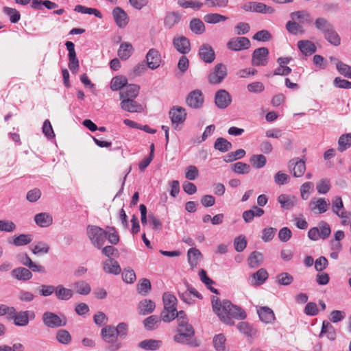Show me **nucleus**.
I'll return each mask as SVG.
<instances>
[{
  "instance_id": "f257e3e1",
  "label": "nucleus",
  "mask_w": 351,
  "mask_h": 351,
  "mask_svg": "<svg viewBox=\"0 0 351 351\" xmlns=\"http://www.w3.org/2000/svg\"><path fill=\"white\" fill-rule=\"evenodd\" d=\"M212 306L220 320L227 325L234 324L232 318L244 319L246 317V313L241 308L227 300L221 302L219 298L213 296Z\"/></svg>"
},
{
  "instance_id": "f03ea898",
  "label": "nucleus",
  "mask_w": 351,
  "mask_h": 351,
  "mask_svg": "<svg viewBox=\"0 0 351 351\" xmlns=\"http://www.w3.org/2000/svg\"><path fill=\"white\" fill-rule=\"evenodd\" d=\"M176 331L178 333L173 336L176 342L193 347L199 346V343L194 338L195 330L188 320L180 319Z\"/></svg>"
},
{
  "instance_id": "7ed1b4c3",
  "label": "nucleus",
  "mask_w": 351,
  "mask_h": 351,
  "mask_svg": "<svg viewBox=\"0 0 351 351\" xmlns=\"http://www.w3.org/2000/svg\"><path fill=\"white\" fill-rule=\"evenodd\" d=\"M164 310L161 313V319L164 322H170L176 318V304L178 300L171 293L165 292L162 295Z\"/></svg>"
},
{
  "instance_id": "20e7f679",
  "label": "nucleus",
  "mask_w": 351,
  "mask_h": 351,
  "mask_svg": "<svg viewBox=\"0 0 351 351\" xmlns=\"http://www.w3.org/2000/svg\"><path fill=\"white\" fill-rule=\"evenodd\" d=\"M101 338L107 346V351H118L122 347V343L118 339L115 327L107 325L101 330Z\"/></svg>"
},
{
  "instance_id": "39448f33",
  "label": "nucleus",
  "mask_w": 351,
  "mask_h": 351,
  "mask_svg": "<svg viewBox=\"0 0 351 351\" xmlns=\"http://www.w3.org/2000/svg\"><path fill=\"white\" fill-rule=\"evenodd\" d=\"M86 232L88 238L92 245L98 249H101L105 243L107 232L101 228L93 225H88Z\"/></svg>"
},
{
  "instance_id": "423d86ee",
  "label": "nucleus",
  "mask_w": 351,
  "mask_h": 351,
  "mask_svg": "<svg viewBox=\"0 0 351 351\" xmlns=\"http://www.w3.org/2000/svg\"><path fill=\"white\" fill-rule=\"evenodd\" d=\"M35 313L32 311H21L17 312L14 307V311L11 313L10 317H7L8 319L14 321V324L16 326H26L29 324V320L35 319Z\"/></svg>"
},
{
  "instance_id": "0eeeda50",
  "label": "nucleus",
  "mask_w": 351,
  "mask_h": 351,
  "mask_svg": "<svg viewBox=\"0 0 351 351\" xmlns=\"http://www.w3.org/2000/svg\"><path fill=\"white\" fill-rule=\"evenodd\" d=\"M331 233L330 226L324 221H321L317 227L311 228L308 232V237L312 241H317L319 239H326Z\"/></svg>"
},
{
  "instance_id": "6e6552de",
  "label": "nucleus",
  "mask_w": 351,
  "mask_h": 351,
  "mask_svg": "<svg viewBox=\"0 0 351 351\" xmlns=\"http://www.w3.org/2000/svg\"><path fill=\"white\" fill-rule=\"evenodd\" d=\"M42 321L45 326L51 328L64 326L66 324V319L64 316L61 317L50 311L45 312L43 314Z\"/></svg>"
},
{
  "instance_id": "1a4fd4ad",
  "label": "nucleus",
  "mask_w": 351,
  "mask_h": 351,
  "mask_svg": "<svg viewBox=\"0 0 351 351\" xmlns=\"http://www.w3.org/2000/svg\"><path fill=\"white\" fill-rule=\"evenodd\" d=\"M227 75L226 66L221 64H217L208 76L210 84H218L222 82Z\"/></svg>"
},
{
  "instance_id": "9d476101",
  "label": "nucleus",
  "mask_w": 351,
  "mask_h": 351,
  "mask_svg": "<svg viewBox=\"0 0 351 351\" xmlns=\"http://www.w3.org/2000/svg\"><path fill=\"white\" fill-rule=\"evenodd\" d=\"M330 206V202L324 197H313L308 203L309 210L314 214L326 213Z\"/></svg>"
},
{
  "instance_id": "9b49d317",
  "label": "nucleus",
  "mask_w": 351,
  "mask_h": 351,
  "mask_svg": "<svg viewBox=\"0 0 351 351\" xmlns=\"http://www.w3.org/2000/svg\"><path fill=\"white\" fill-rule=\"evenodd\" d=\"M250 40L244 36L233 37L226 44L228 49L234 51L247 49L250 47Z\"/></svg>"
},
{
  "instance_id": "f8f14e48",
  "label": "nucleus",
  "mask_w": 351,
  "mask_h": 351,
  "mask_svg": "<svg viewBox=\"0 0 351 351\" xmlns=\"http://www.w3.org/2000/svg\"><path fill=\"white\" fill-rule=\"evenodd\" d=\"M269 50L263 47L256 49L252 57V64L255 66H265L268 62Z\"/></svg>"
},
{
  "instance_id": "ddd939ff",
  "label": "nucleus",
  "mask_w": 351,
  "mask_h": 351,
  "mask_svg": "<svg viewBox=\"0 0 351 351\" xmlns=\"http://www.w3.org/2000/svg\"><path fill=\"white\" fill-rule=\"evenodd\" d=\"M169 117L172 125L178 126L184 122L186 118V112L185 108L181 106H173L169 112Z\"/></svg>"
},
{
  "instance_id": "4468645a",
  "label": "nucleus",
  "mask_w": 351,
  "mask_h": 351,
  "mask_svg": "<svg viewBox=\"0 0 351 351\" xmlns=\"http://www.w3.org/2000/svg\"><path fill=\"white\" fill-rule=\"evenodd\" d=\"M288 168L294 177L300 178L306 170L305 162L299 158H293L289 161Z\"/></svg>"
},
{
  "instance_id": "2eb2a0df",
  "label": "nucleus",
  "mask_w": 351,
  "mask_h": 351,
  "mask_svg": "<svg viewBox=\"0 0 351 351\" xmlns=\"http://www.w3.org/2000/svg\"><path fill=\"white\" fill-rule=\"evenodd\" d=\"M173 45L182 55L189 53L191 51L190 40L184 36H176L173 38Z\"/></svg>"
},
{
  "instance_id": "dca6fc26",
  "label": "nucleus",
  "mask_w": 351,
  "mask_h": 351,
  "mask_svg": "<svg viewBox=\"0 0 351 351\" xmlns=\"http://www.w3.org/2000/svg\"><path fill=\"white\" fill-rule=\"evenodd\" d=\"M232 101V97L229 93L224 90L221 89L216 92L215 95V104L219 109H224L227 108Z\"/></svg>"
},
{
  "instance_id": "f3484780",
  "label": "nucleus",
  "mask_w": 351,
  "mask_h": 351,
  "mask_svg": "<svg viewBox=\"0 0 351 351\" xmlns=\"http://www.w3.org/2000/svg\"><path fill=\"white\" fill-rule=\"evenodd\" d=\"M186 102L191 108L195 109L200 108L204 102V97L201 90H195L191 91L188 95Z\"/></svg>"
},
{
  "instance_id": "a211bd4d",
  "label": "nucleus",
  "mask_w": 351,
  "mask_h": 351,
  "mask_svg": "<svg viewBox=\"0 0 351 351\" xmlns=\"http://www.w3.org/2000/svg\"><path fill=\"white\" fill-rule=\"evenodd\" d=\"M120 106L122 110L130 112L139 113L144 110L143 106L134 99H121Z\"/></svg>"
},
{
  "instance_id": "6ab92c4d",
  "label": "nucleus",
  "mask_w": 351,
  "mask_h": 351,
  "mask_svg": "<svg viewBox=\"0 0 351 351\" xmlns=\"http://www.w3.org/2000/svg\"><path fill=\"white\" fill-rule=\"evenodd\" d=\"M147 66L151 69H156L160 66V54L156 49H151L146 55Z\"/></svg>"
},
{
  "instance_id": "aec40b11",
  "label": "nucleus",
  "mask_w": 351,
  "mask_h": 351,
  "mask_svg": "<svg viewBox=\"0 0 351 351\" xmlns=\"http://www.w3.org/2000/svg\"><path fill=\"white\" fill-rule=\"evenodd\" d=\"M114 20L120 28L125 27L128 23V16L127 13L120 7H116L112 10Z\"/></svg>"
},
{
  "instance_id": "412c9836",
  "label": "nucleus",
  "mask_w": 351,
  "mask_h": 351,
  "mask_svg": "<svg viewBox=\"0 0 351 351\" xmlns=\"http://www.w3.org/2000/svg\"><path fill=\"white\" fill-rule=\"evenodd\" d=\"M200 58L206 63H211L215 58V51L208 44H203L199 49Z\"/></svg>"
},
{
  "instance_id": "4be33fe9",
  "label": "nucleus",
  "mask_w": 351,
  "mask_h": 351,
  "mask_svg": "<svg viewBox=\"0 0 351 351\" xmlns=\"http://www.w3.org/2000/svg\"><path fill=\"white\" fill-rule=\"evenodd\" d=\"M332 210L339 217L348 219L350 213L345 210L341 197H336L332 202Z\"/></svg>"
},
{
  "instance_id": "5701e85b",
  "label": "nucleus",
  "mask_w": 351,
  "mask_h": 351,
  "mask_svg": "<svg viewBox=\"0 0 351 351\" xmlns=\"http://www.w3.org/2000/svg\"><path fill=\"white\" fill-rule=\"evenodd\" d=\"M139 86L136 84L126 85L124 88L119 92L120 99H135L139 93Z\"/></svg>"
},
{
  "instance_id": "b1692460",
  "label": "nucleus",
  "mask_w": 351,
  "mask_h": 351,
  "mask_svg": "<svg viewBox=\"0 0 351 351\" xmlns=\"http://www.w3.org/2000/svg\"><path fill=\"white\" fill-rule=\"evenodd\" d=\"M257 313L260 319L265 324H271L275 320L274 311L267 306L260 307Z\"/></svg>"
},
{
  "instance_id": "393cba45",
  "label": "nucleus",
  "mask_w": 351,
  "mask_h": 351,
  "mask_svg": "<svg viewBox=\"0 0 351 351\" xmlns=\"http://www.w3.org/2000/svg\"><path fill=\"white\" fill-rule=\"evenodd\" d=\"M103 269L106 273L114 275L120 274L121 271L119 263L112 258H109L104 261Z\"/></svg>"
},
{
  "instance_id": "a878e982",
  "label": "nucleus",
  "mask_w": 351,
  "mask_h": 351,
  "mask_svg": "<svg viewBox=\"0 0 351 351\" xmlns=\"http://www.w3.org/2000/svg\"><path fill=\"white\" fill-rule=\"evenodd\" d=\"M298 47L305 56H311L317 50L315 45L308 40H299L298 42Z\"/></svg>"
},
{
  "instance_id": "bb28decb",
  "label": "nucleus",
  "mask_w": 351,
  "mask_h": 351,
  "mask_svg": "<svg viewBox=\"0 0 351 351\" xmlns=\"http://www.w3.org/2000/svg\"><path fill=\"white\" fill-rule=\"evenodd\" d=\"M162 341L152 339H145L138 343V347L149 351H155L160 348Z\"/></svg>"
},
{
  "instance_id": "cd10ccee",
  "label": "nucleus",
  "mask_w": 351,
  "mask_h": 351,
  "mask_svg": "<svg viewBox=\"0 0 351 351\" xmlns=\"http://www.w3.org/2000/svg\"><path fill=\"white\" fill-rule=\"evenodd\" d=\"M34 221L40 227H49L53 223V218L47 213H40L34 216Z\"/></svg>"
},
{
  "instance_id": "c85d7f7f",
  "label": "nucleus",
  "mask_w": 351,
  "mask_h": 351,
  "mask_svg": "<svg viewBox=\"0 0 351 351\" xmlns=\"http://www.w3.org/2000/svg\"><path fill=\"white\" fill-rule=\"evenodd\" d=\"M181 16L178 12H171L167 13L164 19V25L167 29L173 28L180 21Z\"/></svg>"
},
{
  "instance_id": "c756f323",
  "label": "nucleus",
  "mask_w": 351,
  "mask_h": 351,
  "mask_svg": "<svg viewBox=\"0 0 351 351\" xmlns=\"http://www.w3.org/2000/svg\"><path fill=\"white\" fill-rule=\"evenodd\" d=\"M13 278L19 280H27L32 278V272L25 267H17L14 269L12 272Z\"/></svg>"
},
{
  "instance_id": "7c9ffc66",
  "label": "nucleus",
  "mask_w": 351,
  "mask_h": 351,
  "mask_svg": "<svg viewBox=\"0 0 351 351\" xmlns=\"http://www.w3.org/2000/svg\"><path fill=\"white\" fill-rule=\"evenodd\" d=\"M55 295L58 300H68L73 295V291L65 288L62 285H59L56 287Z\"/></svg>"
},
{
  "instance_id": "2f4dec72",
  "label": "nucleus",
  "mask_w": 351,
  "mask_h": 351,
  "mask_svg": "<svg viewBox=\"0 0 351 351\" xmlns=\"http://www.w3.org/2000/svg\"><path fill=\"white\" fill-rule=\"evenodd\" d=\"M133 51L134 48L131 43H123L121 44L117 53L122 60H126L132 56Z\"/></svg>"
},
{
  "instance_id": "473e14b6",
  "label": "nucleus",
  "mask_w": 351,
  "mask_h": 351,
  "mask_svg": "<svg viewBox=\"0 0 351 351\" xmlns=\"http://www.w3.org/2000/svg\"><path fill=\"white\" fill-rule=\"evenodd\" d=\"M314 25L315 28L321 32L323 35L329 32V30L333 27V25L324 17H319L316 19Z\"/></svg>"
},
{
  "instance_id": "72a5a7b5",
  "label": "nucleus",
  "mask_w": 351,
  "mask_h": 351,
  "mask_svg": "<svg viewBox=\"0 0 351 351\" xmlns=\"http://www.w3.org/2000/svg\"><path fill=\"white\" fill-rule=\"evenodd\" d=\"M263 261V255L262 253L254 251L252 252L248 258L247 263L250 267L251 268H257L258 267Z\"/></svg>"
},
{
  "instance_id": "f704fd0d",
  "label": "nucleus",
  "mask_w": 351,
  "mask_h": 351,
  "mask_svg": "<svg viewBox=\"0 0 351 351\" xmlns=\"http://www.w3.org/2000/svg\"><path fill=\"white\" fill-rule=\"evenodd\" d=\"M187 257L190 266L193 269L197 265L198 261L202 257V254L199 250L192 247L188 250Z\"/></svg>"
},
{
  "instance_id": "c9c22d12",
  "label": "nucleus",
  "mask_w": 351,
  "mask_h": 351,
  "mask_svg": "<svg viewBox=\"0 0 351 351\" xmlns=\"http://www.w3.org/2000/svg\"><path fill=\"white\" fill-rule=\"evenodd\" d=\"M156 307L155 303L151 300L144 299L141 300L138 305L139 313L147 315L154 311Z\"/></svg>"
},
{
  "instance_id": "e433bc0d",
  "label": "nucleus",
  "mask_w": 351,
  "mask_h": 351,
  "mask_svg": "<svg viewBox=\"0 0 351 351\" xmlns=\"http://www.w3.org/2000/svg\"><path fill=\"white\" fill-rule=\"evenodd\" d=\"M324 38L334 46H339L341 44V38L337 31L335 29L334 26L325 34Z\"/></svg>"
},
{
  "instance_id": "4c0bfd02",
  "label": "nucleus",
  "mask_w": 351,
  "mask_h": 351,
  "mask_svg": "<svg viewBox=\"0 0 351 351\" xmlns=\"http://www.w3.org/2000/svg\"><path fill=\"white\" fill-rule=\"evenodd\" d=\"M128 84V80L122 75L113 77L110 82V88L112 90H121Z\"/></svg>"
},
{
  "instance_id": "58836bf2",
  "label": "nucleus",
  "mask_w": 351,
  "mask_h": 351,
  "mask_svg": "<svg viewBox=\"0 0 351 351\" xmlns=\"http://www.w3.org/2000/svg\"><path fill=\"white\" fill-rule=\"evenodd\" d=\"M351 147V133L342 134L338 140L337 149L343 152Z\"/></svg>"
},
{
  "instance_id": "ea45409f",
  "label": "nucleus",
  "mask_w": 351,
  "mask_h": 351,
  "mask_svg": "<svg viewBox=\"0 0 351 351\" xmlns=\"http://www.w3.org/2000/svg\"><path fill=\"white\" fill-rule=\"evenodd\" d=\"M33 240V235L30 234H21L13 239L12 243L15 246H22L30 243Z\"/></svg>"
},
{
  "instance_id": "a19ab883",
  "label": "nucleus",
  "mask_w": 351,
  "mask_h": 351,
  "mask_svg": "<svg viewBox=\"0 0 351 351\" xmlns=\"http://www.w3.org/2000/svg\"><path fill=\"white\" fill-rule=\"evenodd\" d=\"M73 288L76 293L80 295H88L91 291L90 285L84 280L75 282L73 284Z\"/></svg>"
},
{
  "instance_id": "79ce46f5",
  "label": "nucleus",
  "mask_w": 351,
  "mask_h": 351,
  "mask_svg": "<svg viewBox=\"0 0 351 351\" xmlns=\"http://www.w3.org/2000/svg\"><path fill=\"white\" fill-rule=\"evenodd\" d=\"M189 27L192 32L202 34L205 32V25L199 19H193L190 21Z\"/></svg>"
},
{
  "instance_id": "37998d69",
  "label": "nucleus",
  "mask_w": 351,
  "mask_h": 351,
  "mask_svg": "<svg viewBox=\"0 0 351 351\" xmlns=\"http://www.w3.org/2000/svg\"><path fill=\"white\" fill-rule=\"evenodd\" d=\"M50 246L45 242L39 241L32 245V251L34 254L40 255L47 254Z\"/></svg>"
},
{
  "instance_id": "c03bdc74",
  "label": "nucleus",
  "mask_w": 351,
  "mask_h": 351,
  "mask_svg": "<svg viewBox=\"0 0 351 351\" xmlns=\"http://www.w3.org/2000/svg\"><path fill=\"white\" fill-rule=\"evenodd\" d=\"M214 148L221 152H226L232 148V143L226 139L219 137L215 142Z\"/></svg>"
},
{
  "instance_id": "a18cd8bd",
  "label": "nucleus",
  "mask_w": 351,
  "mask_h": 351,
  "mask_svg": "<svg viewBox=\"0 0 351 351\" xmlns=\"http://www.w3.org/2000/svg\"><path fill=\"white\" fill-rule=\"evenodd\" d=\"M238 330L247 337H253L256 334V330L249 323L241 322L237 325Z\"/></svg>"
},
{
  "instance_id": "49530a36",
  "label": "nucleus",
  "mask_w": 351,
  "mask_h": 351,
  "mask_svg": "<svg viewBox=\"0 0 351 351\" xmlns=\"http://www.w3.org/2000/svg\"><path fill=\"white\" fill-rule=\"evenodd\" d=\"M213 346L217 351H228L225 346L226 337L223 334H218L213 338Z\"/></svg>"
},
{
  "instance_id": "de8ad7c7",
  "label": "nucleus",
  "mask_w": 351,
  "mask_h": 351,
  "mask_svg": "<svg viewBox=\"0 0 351 351\" xmlns=\"http://www.w3.org/2000/svg\"><path fill=\"white\" fill-rule=\"evenodd\" d=\"M227 19L228 17L217 13L208 14L204 16V21L210 24H215L221 21H225Z\"/></svg>"
},
{
  "instance_id": "09e8293b",
  "label": "nucleus",
  "mask_w": 351,
  "mask_h": 351,
  "mask_svg": "<svg viewBox=\"0 0 351 351\" xmlns=\"http://www.w3.org/2000/svg\"><path fill=\"white\" fill-rule=\"evenodd\" d=\"M278 202L283 208L287 210L291 208L295 205L294 197H290L285 194L278 196Z\"/></svg>"
},
{
  "instance_id": "8fccbe9b",
  "label": "nucleus",
  "mask_w": 351,
  "mask_h": 351,
  "mask_svg": "<svg viewBox=\"0 0 351 351\" xmlns=\"http://www.w3.org/2000/svg\"><path fill=\"white\" fill-rule=\"evenodd\" d=\"M250 162L256 169H261L265 166L266 157L263 154H254L250 158Z\"/></svg>"
},
{
  "instance_id": "3c124183",
  "label": "nucleus",
  "mask_w": 351,
  "mask_h": 351,
  "mask_svg": "<svg viewBox=\"0 0 351 351\" xmlns=\"http://www.w3.org/2000/svg\"><path fill=\"white\" fill-rule=\"evenodd\" d=\"M291 17L293 19L300 20L302 23H311L312 22V19L309 13L306 11H297L292 12L291 14Z\"/></svg>"
},
{
  "instance_id": "603ef678",
  "label": "nucleus",
  "mask_w": 351,
  "mask_h": 351,
  "mask_svg": "<svg viewBox=\"0 0 351 351\" xmlns=\"http://www.w3.org/2000/svg\"><path fill=\"white\" fill-rule=\"evenodd\" d=\"M74 10L75 12H80L82 14H94L95 16L100 19L102 17V14L98 10L91 8H87L82 5H77L75 7Z\"/></svg>"
},
{
  "instance_id": "864d4df0",
  "label": "nucleus",
  "mask_w": 351,
  "mask_h": 351,
  "mask_svg": "<svg viewBox=\"0 0 351 351\" xmlns=\"http://www.w3.org/2000/svg\"><path fill=\"white\" fill-rule=\"evenodd\" d=\"M152 289V285L149 280L147 278H143L137 285L138 292L143 295H147Z\"/></svg>"
},
{
  "instance_id": "5fc2aeb1",
  "label": "nucleus",
  "mask_w": 351,
  "mask_h": 351,
  "mask_svg": "<svg viewBox=\"0 0 351 351\" xmlns=\"http://www.w3.org/2000/svg\"><path fill=\"white\" fill-rule=\"evenodd\" d=\"M232 170L238 174H246L250 171V166L248 164L237 162L232 165Z\"/></svg>"
},
{
  "instance_id": "6e6d98bb",
  "label": "nucleus",
  "mask_w": 351,
  "mask_h": 351,
  "mask_svg": "<svg viewBox=\"0 0 351 351\" xmlns=\"http://www.w3.org/2000/svg\"><path fill=\"white\" fill-rule=\"evenodd\" d=\"M56 339L59 343L67 345L71 341V336L67 330L62 329L57 332Z\"/></svg>"
},
{
  "instance_id": "4d7b16f0",
  "label": "nucleus",
  "mask_w": 351,
  "mask_h": 351,
  "mask_svg": "<svg viewBox=\"0 0 351 351\" xmlns=\"http://www.w3.org/2000/svg\"><path fill=\"white\" fill-rule=\"evenodd\" d=\"M160 322V317L156 315H151L144 320V326L147 330H152L158 327L157 324Z\"/></svg>"
},
{
  "instance_id": "13d9d810",
  "label": "nucleus",
  "mask_w": 351,
  "mask_h": 351,
  "mask_svg": "<svg viewBox=\"0 0 351 351\" xmlns=\"http://www.w3.org/2000/svg\"><path fill=\"white\" fill-rule=\"evenodd\" d=\"M277 282L279 285L287 286L291 285L293 281V277L287 272H283L278 274L276 277Z\"/></svg>"
},
{
  "instance_id": "bf43d9fd",
  "label": "nucleus",
  "mask_w": 351,
  "mask_h": 351,
  "mask_svg": "<svg viewBox=\"0 0 351 351\" xmlns=\"http://www.w3.org/2000/svg\"><path fill=\"white\" fill-rule=\"evenodd\" d=\"M16 228V226L13 221L0 219V232H12Z\"/></svg>"
},
{
  "instance_id": "052dcab7",
  "label": "nucleus",
  "mask_w": 351,
  "mask_h": 351,
  "mask_svg": "<svg viewBox=\"0 0 351 351\" xmlns=\"http://www.w3.org/2000/svg\"><path fill=\"white\" fill-rule=\"evenodd\" d=\"M247 246V241L243 235H239L234 240V247L237 252H241L244 250Z\"/></svg>"
},
{
  "instance_id": "680f3d73",
  "label": "nucleus",
  "mask_w": 351,
  "mask_h": 351,
  "mask_svg": "<svg viewBox=\"0 0 351 351\" xmlns=\"http://www.w3.org/2000/svg\"><path fill=\"white\" fill-rule=\"evenodd\" d=\"M3 12L10 16V20L13 23H16L20 20V13L14 8L4 7Z\"/></svg>"
},
{
  "instance_id": "e2e57ef3",
  "label": "nucleus",
  "mask_w": 351,
  "mask_h": 351,
  "mask_svg": "<svg viewBox=\"0 0 351 351\" xmlns=\"http://www.w3.org/2000/svg\"><path fill=\"white\" fill-rule=\"evenodd\" d=\"M107 237L108 242L112 245H117L119 242V236L114 227H108Z\"/></svg>"
},
{
  "instance_id": "0e129e2a",
  "label": "nucleus",
  "mask_w": 351,
  "mask_h": 351,
  "mask_svg": "<svg viewBox=\"0 0 351 351\" xmlns=\"http://www.w3.org/2000/svg\"><path fill=\"white\" fill-rule=\"evenodd\" d=\"M337 71L344 77L351 79V66L342 62H337Z\"/></svg>"
},
{
  "instance_id": "69168bd1",
  "label": "nucleus",
  "mask_w": 351,
  "mask_h": 351,
  "mask_svg": "<svg viewBox=\"0 0 351 351\" xmlns=\"http://www.w3.org/2000/svg\"><path fill=\"white\" fill-rule=\"evenodd\" d=\"M56 287L53 285H42L39 287L38 291V293L44 297H48L55 293Z\"/></svg>"
},
{
  "instance_id": "338daca9",
  "label": "nucleus",
  "mask_w": 351,
  "mask_h": 351,
  "mask_svg": "<svg viewBox=\"0 0 351 351\" xmlns=\"http://www.w3.org/2000/svg\"><path fill=\"white\" fill-rule=\"evenodd\" d=\"M254 12L263 13V14H272L274 12V9L272 7L267 6V5L260 3L255 2Z\"/></svg>"
},
{
  "instance_id": "774afa93",
  "label": "nucleus",
  "mask_w": 351,
  "mask_h": 351,
  "mask_svg": "<svg viewBox=\"0 0 351 351\" xmlns=\"http://www.w3.org/2000/svg\"><path fill=\"white\" fill-rule=\"evenodd\" d=\"M254 279L258 281V285L263 284L268 278V273L265 269H260L252 275Z\"/></svg>"
}]
</instances>
